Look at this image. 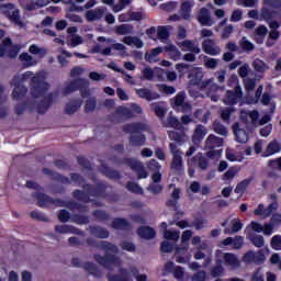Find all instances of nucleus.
Instances as JSON below:
<instances>
[{
  "mask_svg": "<svg viewBox=\"0 0 281 281\" xmlns=\"http://www.w3.org/2000/svg\"><path fill=\"white\" fill-rule=\"evenodd\" d=\"M70 181H72V183H78V186L82 188V190L76 189L72 191V196L76 201H79V203H92V205H95L97 207H104V204L95 199H106V196H109L106 193L109 183H87V179L76 172L70 173ZM91 196L94 199H91Z\"/></svg>",
  "mask_w": 281,
  "mask_h": 281,
  "instance_id": "nucleus-1",
  "label": "nucleus"
},
{
  "mask_svg": "<svg viewBox=\"0 0 281 281\" xmlns=\"http://www.w3.org/2000/svg\"><path fill=\"white\" fill-rule=\"evenodd\" d=\"M86 245L88 247H93L94 249H101V251L105 252V256L102 255H93V258L98 265L104 267L105 269H111L113 265H117L120 262V258L115 256L120 249L115 246V244L110 243L108 240L98 241L91 237L86 239Z\"/></svg>",
  "mask_w": 281,
  "mask_h": 281,
  "instance_id": "nucleus-2",
  "label": "nucleus"
},
{
  "mask_svg": "<svg viewBox=\"0 0 281 281\" xmlns=\"http://www.w3.org/2000/svg\"><path fill=\"white\" fill-rule=\"evenodd\" d=\"M124 133H131L128 142L131 146L140 147L146 144V135L142 132L146 131V124L142 122L128 123L123 127Z\"/></svg>",
  "mask_w": 281,
  "mask_h": 281,
  "instance_id": "nucleus-3",
  "label": "nucleus"
},
{
  "mask_svg": "<svg viewBox=\"0 0 281 281\" xmlns=\"http://www.w3.org/2000/svg\"><path fill=\"white\" fill-rule=\"evenodd\" d=\"M30 87L32 98H44L47 91H49V83L45 81L43 75L33 76L30 81Z\"/></svg>",
  "mask_w": 281,
  "mask_h": 281,
  "instance_id": "nucleus-4",
  "label": "nucleus"
},
{
  "mask_svg": "<svg viewBox=\"0 0 281 281\" xmlns=\"http://www.w3.org/2000/svg\"><path fill=\"white\" fill-rule=\"evenodd\" d=\"M281 12L262 7L259 13V21H266L270 30H279Z\"/></svg>",
  "mask_w": 281,
  "mask_h": 281,
  "instance_id": "nucleus-5",
  "label": "nucleus"
},
{
  "mask_svg": "<svg viewBox=\"0 0 281 281\" xmlns=\"http://www.w3.org/2000/svg\"><path fill=\"white\" fill-rule=\"evenodd\" d=\"M27 78H32V71L24 72L19 80H16V77H14L11 85L14 86V89L12 91V98L13 100H23L25 95H27V87L23 85Z\"/></svg>",
  "mask_w": 281,
  "mask_h": 281,
  "instance_id": "nucleus-6",
  "label": "nucleus"
},
{
  "mask_svg": "<svg viewBox=\"0 0 281 281\" xmlns=\"http://www.w3.org/2000/svg\"><path fill=\"white\" fill-rule=\"evenodd\" d=\"M121 164H123V166H128L133 172H136L137 179H148V171H146L142 161L135 158H123Z\"/></svg>",
  "mask_w": 281,
  "mask_h": 281,
  "instance_id": "nucleus-7",
  "label": "nucleus"
},
{
  "mask_svg": "<svg viewBox=\"0 0 281 281\" xmlns=\"http://www.w3.org/2000/svg\"><path fill=\"white\" fill-rule=\"evenodd\" d=\"M33 199L37 200L38 207H58V201L60 198H52L43 192H35L32 194Z\"/></svg>",
  "mask_w": 281,
  "mask_h": 281,
  "instance_id": "nucleus-8",
  "label": "nucleus"
},
{
  "mask_svg": "<svg viewBox=\"0 0 281 281\" xmlns=\"http://www.w3.org/2000/svg\"><path fill=\"white\" fill-rule=\"evenodd\" d=\"M58 98V92H50L46 97H44L43 100L36 103V111L40 115H45L47 111L52 108V104H54V100Z\"/></svg>",
  "mask_w": 281,
  "mask_h": 281,
  "instance_id": "nucleus-9",
  "label": "nucleus"
},
{
  "mask_svg": "<svg viewBox=\"0 0 281 281\" xmlns=\"http://www.w3.org/2000/svg\"><path fill=\"white\" fill-rule=\"evenodd\" d=\"M72 267H82L90 276L94 278H102V270L98 268L93 262H85L83 265L80 262V259L72 258L71 259Z\"/></svg>",
  "mask_w": 281,
  "mask_h": 281,
  "instance_id": "nucleus-10",
  "label": "nucleus"
},
{
  "mask_svg": "<svg viewBox=\"0 0 281 281\" xmlns=\"http://www.w3.org/2000/svg\"><path fill=\"white\" fill-rule=\"evenodd\" d=\"M239 100H243V88H240V86H236L234 90L226 91L224 104H227L228 106H236Z\"/></svg>",
  "mask_w": 281,
  "mask_h": 281,
  "instance_id": "nucleus-11",
  "label": "nucleus"
},
{
  "mask_svg": "<svg viewBox=\"0 0 281 281\" xmlns=\"http://www.w3.org/2000/svg\"><path fill=\"white\" fill-rule=\"evenodd\" d=\"M189 85L191 87H199V89L203 90V89H207V87L212 85V81L211 80L203 81V72L195 71L189 75Z\"/></svg>",
  "mask_w": 281,
  "mask_h": 281,
  "instance_id": "nucleus-12",
  "label": "nucleus"
},
{
  "mask_svg": "<svg viewBox=\"0 0 281 281\" xmlns=\"http://www.w3.org/2000/svg\"><path fill=\"white\" fill-rule=\"evenodd\" d=\"M89 87V81L78 78L70 81V85L66 86L63 90L64 95H69V93H74V91H79L80 89H87Z\"/></svg>",
  "mask_w": 281,
  "mask_h": 281,
  "instance_id": "nucleus-13",
  "label": "nucleus"
},
{
  "mask_svg": "<svg viewBox=\"0 0 281 281\" xmlns=\"http://www.w3.org/2000/svg\"><path fill=\"white\" fill-rule=\"evenodd\" d=\"M202 50L209 56H218L221 54V46L216 45V41L206 38L202 42Z\"/></svg>",
  "mask_w": 281,
  "mask_h": 281,
  "instance_id": "nucleus-14",
  "label": "nucleus"
},
{
  "mask_svg": "<svg viewBox=\"0 0 281 281\" xmlns=\"http://www.w3.org/2000/svg\"><path fill=\"white\" fill-rule=\"evenodd\" d=\"M196 19L199 23L202 24L203 26L212 27L214 25V21L212 20L210 10L205 7L200 9Z\"/></svg>",
  "mask_w": 281,
  "mask_h": 281,
  "instance_id": "nucleus-15",
  "label": "nucleus"
},
{
  "mask_svg": "<svg viewBox=\"0 0 281 281\" xmlns=\"http://www.w3.org/2000/svg\"><path fill=\"white\" fill-rule=\"evenodd\" d=\"M42 172L43 175H47V177H52L53 181H57L58 183H64L65 186L71 183V180L67 176H63L49 168H43Z\"/></svg>",
  "mask_w": 281,
  "mask_h": 281,
  "instance_id": "nucleus-16",
  "label": "nucleus"
},
{
  "mask_svg": "<svg viewBox=\"0 0 281 281\" xmlns=\"http://www.w3.org/2000/svg\"><path fill=\"white\" fill-rule=\"evenodd\" d=\"M136 234L139 236V238H143L144 240H153V238L157 236V232H155V228L150 226L138 227Z\"/></svg>",
  "mask_w": 281,
  "mask_h": 281,
  "instance_id": "nucleus-17",
  "label": "nucleus"
},
{
  "mask_svg": "<svg viewBox=\"0 0 281 281\" xmlns=\"http://www.w3.org/2000/svg\"><path fill=\"white\" fill-rule=\"evenodd\" d=\"M222 245L225 247L233 245L234 249H241L243 246L245 245V238L243 236H235V237H226L223 241Z\"/></svg>",
  "mask_w": 281,
  "mask_h": 281,
  "instance_id": "nucleus-18",
  "label": "nucleus"
},
{
  "mask_svg": "<svg viewBox=\"0 0 281 281\" xmlns=\"http://www.w3.org/2000/svg\"><path fill=\"white\" fill-rule=\"evenodd\" d=\"M55 232H57L58 234H76L77 236H85L83 231L69 225H56Z\"/></svg>",
  "mask_w": 281,
  "mask_h": 281,
  "instance_id": "nucleus-19",
  "label": "nucleus"
},
{
  "mask_svg": "<svg viewBox=\"0 0 281 281\" xmlns=\"http://www.w3.org/2000/svg\"><path fill=\"white\" fill-rule=\"evenodd\" d=\"M267 34H269V29H267L266 25H259L256 27L254 32V41L257 43V45H262V43H265Z\"/></svg>",
  "mask_w": 281,
  "mask_h": 281,
  "instance_id": "nucleus-20",
  "label": "nucleus"
},
{
  "mask_svg": "<svg viewBox=\"0 0 281 281\" xmlns=\"http://www.w3.org/2000/svg\"><path fill=\"white\" fill-rule=\"evenodd\" d=\"M179 47L182 48V52H191L192 54H201V48L194 41L184 40L178 44Z\"/></svg>",
  "mask_w": 281,
  "mask_h": 281,
  "instance_id": "nucleus-21",
  "label": "nucleus"
},
{
  "mask_svg": "<svg viewBox=\"0 0 281 281\" xmlns=\"http://www.w3.org/2000/svg\"><path fill=\"white\" fill-rule=\"evenodd\" d=\"M89 232H90V235L93 236L94 238L105 239V238H109L110 236L109 231L99 225L89 226Z\"/></svg>",
  "mask_w": 281,
  "mask_h": 281,
  "instance_id": "nucleus-22",
  "label": "nucleus"
},
{
  "mask_svg": "<svg viewBox=\"0 0 281 281\" xmlns=\"http://www.w3.org/2000/svg\"><path fill=\"white\" fill-rule=\"evenodd\" d=\"M136 94L138 98H142V100H147V102H153V100H158L159 94L157 92L150 91V89L147 88H139L136 89Z\"/></svg>",
  "mask_w": 281,
  "mask_h": 281,
  "instance_id": "nucleus-23",
  "label": "nucleus"
},
{
  "mask_svg": "<svg viewBox=\"0 0 281 281\" xmlns=\"http://www.w3.org/2000/svg\"><path fill=\"white\" fill-rule=\"evenodd\" d=\"M233 133L238 144H246V142H248L249 139V136H247V132L240 128V125H238V123L233 125Z\"/></svg>",
  "mask_w": 281,
  "mask_h": 281,
  "instance_id": "nucleus-24",
  "label": "nucleus"
},
{
  "mask_svg": "<svg viewBox=\"0 0 281 281\" xmlns=\"http://www.w3.org/2000/svg\"><path fill=\"white\" fill-rule=\"evenodd\" d=\"M101 172L104 175V177H106L108 179H112V180H120L122 179V173H120V171L109 167L105 164L101 165Z\"/></svg>",
  "mask_w": 281,
  "mask_h": 281,
  "instance_id": "nucleus-25",
  "label": "nucleus"
},
{
  "mask_svg": "<svg viewBox=\"0 0 281 281\" xmlns=\"http://www.w3.org/2000/svg\"><path fill=\"white\" fill-rule=\"evenodd\" d=\"M177 131H170L168 132V137L171 142H176L178 146H182V144L186 142V130H178Z\"/></svg>",
  "mask_w": 281,
  "mask_h": 281,
  "instance_id": "nucleus-26",
  "label": "nucleus"
},
{
  "mask_svg": "<svg viewBox=\"0 0 281 281\" xmlns=\"http://www.w3.org/2000/svg\"><path fill=\"white\" fill-rule=\"evenodd\" d=\"M281 144L278 140H272L268 144L267 149L261 154V157H271L280 153Z\"/></svg>",
  "mask_w": 281,
  "mask_h": 281,
  "instance_id": "nucleus-27",
  "label": "nucleus"
},
{
  "mask_svg": "<svg viewBox=\"0 0 281 281\" xmlns=\"http://www.w3.org/2000/svg\"><path fill=\"white\" fill-rule=\"evenodd\" d=\"M224 262L226 267H232L233 269H238V267H240V260H238V257L232 252L224 254Z\"/></svg>",
  "mask_w": 281,
  "mask_h": 281,
  "instance_id": "nucleus-28",
  "label": "nucleus"
},
{
  "mask_svg": "<svg viewBox=\"0 0 281 281\" xmlns=\"http://www.w3.org/2000/svg\"><path fill=\"white\" fill-rule=\"evenodd\" d=\"M205 146L209 149L221 148V146H223V138L217 137L214 134H211L206 138Z\"/></svg>",
  "mask_w": 281,
  "mask_h": 281,
  "instance_id": "nucleus-29",
  "label": "nucleus"
},
{
  "mask_svg": "<svg viewBox=\"0 0 281 281\" xmlns=\"http://www.w3.org/2000/svg\"><path fill=\"white\" fill-rule=\"evenodd\" d=\"M192 14V2L190 1H184L180 5V16L184 21H190V16Z\"/></svg>",
  "mask_w": 281,
  "mask_h": 281,
  "instance_id": "nucleus-30",
  "label": "nucleus"
},
{
  "mask_svg": "<svg viewBox=\"0 0 281 281\" xmlns=\"http://www.w3.org/2000/svg\"><path fill=\"white\" fill-rule=\"evenodd\" d=\"M82 106V101L79 99L72 100L66 104L65 113L66 115H74V113L78 112V109Z\"/></svg>",
  "mask_w": 281,
  "mask_h": 281,
  "instance_id": "nucleus-31",
  "label": "nucleus"
},
{
  "mask_svg": "<svg viewBox=\"0 0 281 281\" xmlns=\"http://www.w3.org/2000/svg\"><path fill=\"white\" fill-rule=\"evenodd\" d=\"M113 229H131V223L124 217H115L112 221Z\"/></svg>",
  "mask_w": 281,
  "mask_h": 281,
  "instance_id": "nucleus-32",
  "label": "nucleus"
},
{
  "mask_svg": "<svg viewBox=\"0 0 281 281\" xmlns=\"http://www.w3.org/2000/svg\"><path fill=\"white\" fill-rule=\"evenodd\" d=\"M170 169L175 172L183 171V158L181 157V155H176L172 157Z\"/></svg>",
  "mask_w": 281,
  "mask_h": 281,
  "instance_id": "nucleus-33",
  "label": "nucleus"
},
{
  "mask_svg": "<svg viewBox=\"0 0 281 281\" xmlns=\"http://www.w3.org/2000/svg\"><path fill=\"white\" fill-rule=\"evenodd\" d=\"M123 43L130 46L134 45V47H136L137 49H142V47H144V42L142 41V38L136 36H125L123 37Z\"/></svg>",
  "mask_w": 281,
  "mask_h": 281,
  "instance_id": "nucleus-34",
  "label": "nucleus"
},
{
  "mask_svg": "<svg viewBox=\"0 0 281 281\" xmlns=\"http://www.w3.org/2000/svg\"><path fill=\"white\" fill-rule=\"evenodd\" d=\"M191 164H196L200 170H207V166H210V162L207 161V158L195 155L191 158Z\"/></svg>",
  "mask_w": 281,
  "mask_h": 281,
  "instance_id": "nucleus-35",
  "label": "nucleus"
},
{
  "mask_svg": "<svg viewBox=\"0 0 281 281\" xmlns=\"http://www.w3.org/2000/svg\"><path fill=\"white\" fill-rule=\"evenodd\" d=\"M179 199H181V189L175 188L171 193V199L166 202L167 207H177Z\"/></svg>",
  "mask_w": 281,
  "mask_h": 281,
  "instance_id": "nucleus-36",
  "label": "nucleus"
},
{
  "mask_svg": "<svg viewBox=\"0 0 281 281\" xmlns=\"http://www.w3.org/2000/svg\"><path fill=\"white\" fill-rule=\"evenodd\" d=\"M205 135H207V131L205 130V126L198 125L195 127V131L192 136V142H203Z\"/></svg>",
  "mask_w": 281,
  "mask_h": 281,
  "instance_id": "nucleus-37",
  "label": "nucleus"
},
{
  "mask_svg": "<svg viewBox=\"0 0 281 281\" xmlns=\"http://www.w3.org/2000/svg\"><path fill=\"white\" fill-rule=\"evenodd\" d=\"M119 271L121 274H109L108 280L109 281H131L128 279V270L121 268Z\"/></svg>",
  "mask_w": 281,
  "mask_h": 281,
  "instance_id": "nucleus-38",
  "label": "nucleus"
},
{
  "mask_svg": "<svg viewBox=\"0 0 281 281\" xmlns=\"http://www.w3.org/2000/svg\"><path fill=\"white\" fill-rule=\"evenodd\" d=\"M251 181H254V177L244 179L243 181H240L239 183H237L234 192L235 194H243L245 193V190H247V188H249V186L251 184Z\"/></svg>",
  "mask_w": 281,
  "mask_h": 281,
  "instance_id": "nucleus-39",
  "label": "nucleus"
},
{
  "mask_svg": "<svg viewBox=\"0 0 281 281\" xmlns=\"http://www.w3.org/2000/svg\"><path fill=\"white\" fill-rule=\"evenodd\" d=\"M206 225H207V218H205L203 216H196L191 222V227H194V229H196V232H201V229H204V227H206Z\"/></svg>",
  "mask_w": 281,
  "mask_h": 281,
  "instance_id": "nucleus-40",
  "label": "nucleus"
},
{
  "mask_svg": "<svg viewBox=\"0 0 281 281\" xmlns=\"http://www.w3.org/2000/svg\"><path fill=\"white\" fill-rule=\"evenodd\" d=\"M165 52L170 55L172 60H179L181 58V52L175 44H170L164 47Z\"/></svg>",
  "mask_w": 281,
  "mask_h": 281,
  "instance_id": "nucleus-41",
  "label": "nucleus"
},
{
  "mask_svg": "<svg viewBox=\"0 0 281 281\" xmlns=\"http://www.w3.org/2000/svg\"><path fill=\"white\" fill-rule=\"evenodd\" d=\"M115 34L119 36H126V34H133V25L131 24H121L115 26Z\"/></svg>",
  "mask_w": 281,
  "mask_h": 281,
  "instance_id": "nucleus-42",
  "label": "nucleus"
},
{
  "mask_svg": "<svg viewBox=\"0 0 281 281\" xmlns=\"http://www.w3.org/2000/svg\"><path fill=\"white\" fill-rule=\"evenodd\" d=\"M162 52H164V47L161 46L153 48L149 53H145V60L147 63H154L155 58H157V56H159V54H161Z\"/></svg>",
  "mask_w": 281,
  "mask_h": 281,
  "instance_id": "nucleus-43",
  "label": "nucleus"
},
{
  "mask_svg": "<svg viewBox=\"0 0 281 281\" xmlns=\"http://www.w3.org/2000/svg\"><path fill=\"white\" fill-rule=\"evenodd\" d=\"M167 122L170 128H176V131H186V127L177 116H168Z\"/></svg>",
  "mask_w": 281,
  "mask_h": 281,
  "instance_id": "nucleus-44",
  "label": "nucleus"
},
{
  "mask_svg": "<svg viewBox=\"0 0 281 281\" xmlns=\"http://www.w3.org/2000/svg\"><path fill=\"white\" fill-rule=\"evenodd\" d=\"M252 67H254L255 71H257L258 74H265V71L267 69H269V66H267V63H265L260 58H257L254 60Z\"/></svg>",
  "mask_w": 281,
  "mask_h": 281,
  "instance_id": "nucleus-45",
  "label": "nucleus"
},
{
  "mask_svg": "<svg viewBox=\"0 0 281 281\" xmlns=\"http://www.w3.org/2000/svg\"><path fill=\"white\" fill-rule=\"evenodd\" d=\"M125 188L128 192H132V194H144V189L137 182L128 181Z\"/></svg>",
  "mask_w": 281,
  "mask_h": 281,
  "instance_id": "nucleus-46",
  "label": "nucleus"
},
{
  "mask_svg": "<svg viewBox=\"0 0 281 281\" xmlns=\"http://www.w3.org/2000/svg\"><path fill=\"white\" fill-rule=\"evenodd\" d=\"M239 47L243 49V52H254V49H256V45L249 42V40H247L245 36L239 40Z\"/></svg>",
  "mask_w": 281,
  "mask_h": 281,
  "instance_id": "nucleus-47",
  "label": "nucleus"
},
{
  "mask_svg": "<svg viewBox=\"0 0 281 281\" xmlns=\"http://www.w3.org/2000/svg\"><path fill=\"white\" fill-rule=\"evenodd\" d=\"M151 111L155 112V115L159 117V120H164L166 117V108L159 105V103H151Z\"/></svg>",
  "mask_w": 281,
  "mask_h": 281,
  "instance_id": "nucleus-48",
  "label": "nucleus"
},
{
  "mask_svg": "<svg viewBox=\"0 0 281 281\" xmlns=\"http://www.w3.org/2000/svg\"><path fill=\"white\" fill-rule=\"evenodd\" d=\"M157 38H159V41H168L170 38V32L168 31V26L157 27Z\"/></svg>",
  "mask_w": 281,
  "mask_h": 281,
  "instance_id": "nucleus-49",
  "label": "nucleus"
},
{
  "mask_svg": "<svg viewBox=\"0 0 281 281\" xmlns=\"http://www.w3.org/2000/svg\"><path fill=\"white\" fill-rule=\"evenodd\" d=\"M262 91H265V87L260 85L255 92V97L248 99V104H258L260 98H262Z\"/></svg>",
  "mask_w": 281,
  "mask_h": 281,
  "instance_id": "nucleus-50",
  "label": "nucleus"
},
{
  "mask_svg": "<svg viewBox=\"0 0 281 281\" xmlns=\"http://www.w3.org/2000/svg\"><path fill=\"white\" fill-rule=\"evenodd\" d=\"M92 216L97 221H109L111 218V215L104 210H94Z\"/></svg>",
  "mask_w": 281,
  "mask_h": 281,
  "instance_id": "nucleus-51",
  "label": "nucleus"
},
{
  "mask_svg": "<svg viewBox=\"0 0 281 281\" xmlns=\"http://www.w3.org/2000/svg\"><path fill=\"white\" fill-rule=\"evenodd\" d=\"M10 21L20 27H23V22L21 21V12L19 9H14L9 15Z\"/></svg>",
  "mask_w": 281,
  "mask_h": 281,
  "instance_id": "nucleus-52",
  "label": "nucleus"
},
{
  "mask_svg": "<svg viewBox=\"0 0 281 281\" xmlns=\"http://www.w3.org/2000/svg\"><path fill=\"white\" fill-rule=\"evenodd\" d=\"M102 16V10L98 9L95 11H87L86 12V20L91 23L92 21H98V19H101Z\"/></svg>",
  "mask_w": 281,
  "mask_h": 281,
  "instance_id": "nucleus-53",
  "label": "nucleus"
},
{
  "mask_svg": "<svg viewBox=\"0 0 281 281\" xmlns=\"http://www.w3.org/2000/svg\"><path fill=\"white\" fill-rule=\"evenodd\" d=\"M266 8H272L276 12H281V0H263Z\"/></svg>",
  "mask_w": 281,
  "mask_h": 281,
  "instance_id": "nucleus-54",
  "label": "nucleus"
},
{
  "mask_svg": "<svg viewBox=\"0 0 281 281\" xmlns=\"http://www.w3.org/2000/svg\"><path fill=\"white\" fill-rule=\"evenodd\" d=\"M20 60L22 63H25V67H34L36 65V61L34 60V57L27 53H22L20 55Z\"/></svg>",
  "mask_w": 281,
  "mask_h": 281,
  "instance_id": "nucleus-55",
  "label": "nucleus"
},
{
  "mask_svg": "<svg viewBox=\"0 0 281 281\" xmlns=\"http://www.w3.org/2000/svg\"><path fill=\"white\" fill-rule=\"evenodd\" d=\"M250 243L258 249L265 245V237L262 235H252L249 237Z\"/></svg>",
  "mask_w": 281,
  "mask_h": 281,
  "instance_id": "nucleus-56",
  "label": "nucleus"
},
{
  "mask_svg": "<svg viewBox=\"0 0 281 281\" xmlns=\"http://www.w3.org/2000/svg\"><path fill=\"white\" fill-rule=\"evenodd\" d=\"M116 113L117 115H123V117H127V120L135 117V114H133V111H131V109L124 108L122 105L116 108Z\"/></svg>",
  "mask_w": 281,
  "mask_h": 281,
  "instance_id": "nucleus-57",
  "label": "nucleus"
},
{
  "mask_svg": "<svg viewBox=\"0 0 281 281\" xmlns=\"http://www.w3.org/2000/svg\"><path fill=\"white\" fill-rule=\"evenodd\" d=\"M58 207H67L68 210H77L79 202H74V201H65L63 199H59L57 201Z\"/></svg>",
  "mask_w": 281,
  "mask_h": 281,
  "instance_id": "nucleus-58",
  "label": "nucleus"
},
{
  "mask_svg": "<svg viewBox=\"0 0 281 281\" xmlns=\"http://www.w3.org/2000/svg\"><path fill=\"white\" fill-rule=\"evenodd\" d=\"M223 273H225V268H223V265L218 261L217 265L211 269V276L212 278H221Z\"/></svg>",
  "mask_w": 281,
  "mask_h": 281,
  "instance_id": "nucleus-59",
  "label": "nucleus"
},
{
  "mask_svg": "<svg viewBox=\"0 0 281 281\" xmlns=\"http://www.w3.org/2000/svg\"><path fill=\"white\" fill-rule=\"evenodd\" d=\"M31 218L34 221H41L42 223H49V217L38 211H32L30 213Z\"/></svg>",
  "mask_w": 281,
  "mask_h": 281,
  "instance_id": "nucleus-60",
  "label": "nucleus"
},
{
  "mask_svg": "<svg viewBox=\"0 0 281 281\" xmlns=\"http://www.w3.org/2000/svg\"><path fill=\"white\" fill-rule=\"evenodd\" d=\"M95 106H98V101L94 98H90L86 101L85 112L92 113V111H95Z\"/></svg>",
  "mask_w": 281,
  "mask_h": 281,
  "instance_id": "nucleus-61",
  "label": "nucleus"
},
{
  "mask_svg": "<svg viewBox=\"0 0 281 281\" xmlns=\"http://www.w3.org/2000/svg\"><path fill=\"white\" fill-rule=\"evenodd\" d=\"M213 130L215 133H217V135H227V127H225V125H223L221 122H214Z\"/></svg>",
  "mask_w": 281,
  "mask_h": 281,
  "instance_id": "nucleus-62",
  "label": "nucleus"
},
{
  "mask_svg": "<svg viewBox=\"0 0 281 281\" xmlns=\"http://www.w3.org/2000/svg\"><path fill=\"white\" fill-rule=\"evenodd\" d=\"M244 87L247 92L254 91L256 89V78L244 79Z\"/></svg>",
  "mask_w": 281,
  "mask_h": 281,
  "instance_id": "nucleus-63",
  "label": "nucleus"
},
{
  "mask_svg": "<svg viewBox=\"0 0 281 281\" xmlns=\"http://www.w3.org/2000/svg\"><path fill=\"white\" fill-rule=\"evenodd\" d=\"M191 280L192 281H206L207 273L204 270H200L191 277Z\"/></svg>",
  "mask_w": 281,
  "mask_h": 281,
  "instance_id": "nucleus-64",
  "label": "nucleus"
}]
</instances>
